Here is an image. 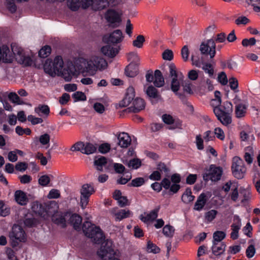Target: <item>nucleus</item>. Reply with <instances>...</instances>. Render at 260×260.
I'll return each mask as SVG.
<instances>
[{"label":"nucleus","mask_w":260,"mask_h":260,"mask_svg":"<svg viewBox=\"0 0 260 260\" xmlns=\"http://www.w3.org/2000/svg\"><path fill=\"white\" fill-rule=\"evenodd\" d=\"M207 200L205 193H201L197 199L194 206V209L197 211H201L204 207Z\"/></svg>","instance_id":"24"},{"label":"nucleus","mask_w":260,"mask_h":260,"mask_svg":"<svg viewBox=\"0 0 260 260\" xmlns=\"http://www.w3.org/2000/svg\"><path fill=\"white\" fill-rule=\"evenodd\" d=\"M233 111L232 105L230 103H224L220 107H214V113L218 119L225 125L232 122L231 114Z\"/></svg>","instance_id":"5"},{"label":"nucleus","mask_w":260,"mask_h":260,"mask_svg":"<svg viewBox=\"0 0 260 260\" xmlns=\"http://www.w3.org/2000/svg\"><path fill=\"white\" fill-rule=\"evenodd\" d=\"M201 86L206 91H211L214 89L212 81L209 78L203 79L201 82Z\"/></svg>","instance_id":"32"},{"label":"nucleus","mask_w":260,"mask_h":260,"mask_svg":"<svg viewBox=\"0 0 260 260\" xmlns=\"http://www.w3.org/2000/svg\"><path fill=\"white\" fill-rule=\"evenodd\" d=\"M135 89L132 86H129L127 89L124 98L120 102L119 106L122 107H125L132 104L135 100Z\"/></svg>","instance_id":"11"},{"label":"nucleus","mask_w":260,"mask_h":260,"mask_svg":"<svg viewBox=\"0 0 260 260\" xmlns=\"http://www.w3.org/2000/svg\"><path fill=\"white\" fill-rule=\"evenodd\" d=\"M108 5V0H96L93 5V10L97 11L103 9Z\"/></svg>","instance_id":"39"},{"label":"nucleus","mask_w":260,"mask_h":260,"mask_svg":"<svg viewBox=\"0 0 260 260\" xmlns=\"http://www.w3.org/2000/svg\"><path fill=\"white\" fill-rule=\"evenodd\" d=\"M215 43L213 39H210L206 42L203 43L200 46V50L202 54L208 53L211 58H213L215 55Z\"/></svg>","instance_id":"9"},{"label":"nucleus","mask_w":260,"mask_h":260,"mask_svg":"<svg viewBox=\"0 0 260 260\" xmlns=\"http://www.w3.org/2000/svg\"><path fill=\"white\" fill-rule=\"evenodd\" d=\"M241 226V222L240 217L237 215H235L233 218V223L231 227L232 229L240 230Z\"/></svg>","instance_id":"54"},{"label":"nucleus","mask_w":260,"mask_h":260,"mask_svg":"<svg viewBox=\"0 0 260 260\" xmlns=\"http://www.w3.org/2000/svg\"><path fill=\"white\" fill-rule=\"evenodd\" d=\"M145 108L144 101L141 99L137 98L133 101V105H131L126 110L128 112L137 113L143 110Z\"/></svg>","instance_id":"15"},{"label":"nucleus","mask_w":260,"mask_h":260,"mask_svg":"<svg viewBox=\"0 0 260 260\" xmlns=\"http://www.w3.org/2000/svg\"><path fill=\"white\" fill-rule=\"evenodd\" d=\"M144 183L145 180L143 178L138 177L132 180L129 185L134 187H139L142 186Z\"/></svg>","instance_id":"50"},{"label":"nucleus","mask_w":260,"mask_h":260,"mask_svg":"<svg viewBox=\"0 0 260 260\" xmlns=\"http://www.w3.org/2000/svg\"><path fill=\"white\" fill-rule=\"evenodd\" d=\"M9 237L13 247L16 246L19 242H24L26 240L25 234L22 228L18 225H14Z\"/></svg>","instance_id":"7"},{"label":"nucleus","mask_w":260,"mask_h":260,"mask_svg":"<svg viewBox=\"0 0 260 260\" xmlns=\"http://www.w3.org/2000/svg\"><path fill=\"white\" fill-rule=\"evenodd\" d=\"M104 40L109 44L119 43L123 40L122 33L120 30L117 29L110 34L107 38L105 37Z\"/></svg>","instance_id":"14"},{"label":"nucleus","mask_w":260,"mask_h":260,"mask_svg":"<svg viewBox=\"0 0 260 260\" xmlns=\"http://www.w3.org/2000/svg\"><path fill=\"white\" fill-rule=\"evenodd\" d=\"M82 217L77 214H73L70 216V222L76 230L81 229Z\"/></svg>","instance_id":"23"},{"label":"nucleus","mask_w":260,"mask_h":260,"mask_svg":"<svg viewBox=\"0 0 260 260\" xmlns=\"http://www.w3.org/2000/svg\"><path fill=\"white\" fill-rule=\"evenodd\" d=\"M245 153L244 158L245 161L248 164H251L253 161V150L251 146H249L245 149Z\"/></svg>","instance_id":"35"},{"label":"nucleus","mask_w":260,"mask_h":260,"mask_svg":"<svg viewBox=\"0 0 260 260\" xmlns=\"http://www.w3.org/2000/svg\"><path fill=\"white\" fill-rule=\"evenodd\" d=\"M112 214L115 217V220L117 221H120L124 218L130 217L132 213L128 210L122 209L116 212L115 209L112 211Z\"/></svg>","instance_id":"20"},{"label":"nucleus","mask_w":260,"mask_h":260,"mask_svg":"<svg viewBox=\"0 0 260 260\" xmlns=\"http://www.w3.org/2000/svg\"><path fill=\"white\" fill-rule=\"evenodd\" d=\"M161 119L164 122L167 124H174L175 122V119L170 114H165L162 115Z\"/></svg>","instance_id":"51"},{"label":"nucleus","mask_w":260,"mask_h":260,"mask_svg":"<svg viewBox=\"0 0 260 260\" xmlns=\"http://www.w3.org/2000/svg\"><path fill=\"white\" fill-rule=\"evenodd\" d=\"M144 91L151 99H157L160 96L157 89L151 85L145 84L144 87Z\"/></svg>","instance_id":"17"},{"label":"nucleus","mask_w":260,"mask_h":260,"mask_svg":"<svg viewBox=\"0 0 260 260\" xmlns=\"http://www.w3.org/2000/svg\"><path fill=\"white\" fill-rule=\"evenodd\" d=\"M73 98L74 102L85 101L86 100V96L84 93L81 91H76L73 94Z\"/></svg>","instance_id":"45"},{"label":"nucleus","mask_w":260,"mask_h":260,"mask_svg":"<svg viewBox=\"0 0 260 260\" xmlns=\"http://www.w3.org/2000/svg\"><path fill=\"white\" fill-rule=\"evenodd\" d=\"M94 192V188L92 186L88 184H84L80 189V194L90 197V196Z\"/></svg>","instance_id":"30"},{"label":"nucleus","mask_w":260,"mask_h":260,"mask_svg":"<svg viewBox=\"0 0 260 260\" xmlns=\"http://www.w3.org/2000/svg\"><path fill=\"white\" fill-rule=\"evenodd\" d=\"M182 201L185 204H188L192 202L194 197L192 195V192L190 188H187L182 195Z\"/></svg>","instance_id":"29"},{"label":"nucleus","mask_w":260,"mask_h":260,"mask_svg":"<svg viewBox=\"0 0 260 260\" xmlns=\"http://www.w3.org/2000/svg\"><path fill=\"white\" fill-rule=\"evenodd\" d=\"M204 140L201 135H198L196 137V144L198 149L203 150L204 148L203 142Z\"/></svg>","instance_id":"60"},{"label":"nucleus","mask_w":260,"mask_h":260,"mask_svg":"<svg viewBox=\"0 0 260 260\" xmlns=\"http://www.w3.org/2000/svg\"><path fill=\"white\" fill-rule=\"evenodd\" d=\"M160 248L150 241H148L147 244V251L149 253H158L160 252Z\"/></svg>","instance_id":"43"},{"label":"nucleus","mask_w":260,"mask_h":260,"mask_svg":"<svg viewBox=\"0 0 260 260\" xmlns=\"http://www.w3.org/2000/svg\"><path fill=\"white\" fill-rule=\"evenodd\" d=\"M97 170L102 171L103 167L107 164V159L104 156L96 157L94 161Z\"/></svg>","instance_id":"37"},{"label":"nucleus","mask_w":260,"mask_h":260,"mask_svg":"<svg viewBox=\"0 0 260 260\" xmlns=\"http://www.w3.org/2000/svg\"><path fill=\"white\" fill-rule=\"evenodd\" d=\"M125 75L127 77H134L138 73V66L137 64L130 63L125 69Z\"/></svg>","instance_id":"22"},{"label":"nucleus","mask_w":260,"mask_h":260,"mask_svg":"<svg viewBox=\"0 0 260 260\" xmlns=\"http://www.w3.org/2000/svg\"><path fill=\"white\" fill-rule=\"evenodd\" d=\"M214 133L217 138L223 141L225 139V135L223 131L220 127H216L214 130Z\"/></svg>","instance_id":"57"},{"label":"nucleus","mask_w":260,"mask_h":260,"mask_svg":"<svg viewBox=\"0 0 260 260\" xmlns=\"http://www.w3.org/2000/svg\"><path fill=\"white\" fill-rule=\"evenodd\" d=\"M50 179L48 175H43L39 179V183L42 186H47L50 182Z\"/></svg>","instance_id":"62"},{"label":"nucleus","mask_w":260,"mask_h":260,"mask_svg":"<svg viewBox=\"0 0 260 260\" xmlns=\"http://www.w3.org/2000/svg\"><path fill=\"white\" fill-rule=\"evenodd\" d=\"M169 171V169L164 163L160 162L157 166L156 170L153 172L149 176L150 180L153 181H158L161 178V175L163 174H167Z\"/></svg>","instance_id":"10"},{"label":"nucleus","mask_w":260,"mask_h":260,"mask_svg":"<svg viewBox=\"0 0 260 260\" xmlns=\"http://www.w3.org/2000/svg\"><path fill=\"white\" fill-rule=\"evenodd\" d=\"M128 59L131 61V63H136L138 65L140 60V58L139 57L138 54L135 52H132L129 53Z\"/></svg>","instance_id":"63"},{"label":"nucleus","mask_w":260,"mask_h":260,"mask_svg":"<svg viewBox=\"0 0 260 260\" xmlns=\"http://www.w3.org/2000/svg\"><path fill=\"white\" fill-rule=\"evenodd\" d=\"M14 58L25 66H30L32 63L31 58L25 54L21 47L15 44L11 45V49L7 46H0V63H11Z\"/></svg>","instance_id":"2"},{"label":"nucleus","mask_w":260,"mask_h":260,"mask_svg":"<svg viewBox=\"0 0 260 260\" xmlns=\"http://www.w3.org/2000/svg\"><path fill=\"white\" fill-rule=\"evenodd\" d=\"M66 216H68V214L63 215L61 212H56L52 215V220L57 224L64 226L66 225Z\"/></svg>","instance_id":"19"},{"label":"nucleus","mask_w":260,"mask_h":260,"mask_svg":"<svg viewBox=\"0 0 260 260\" xmlns=\"http://www.w3.org/2000/svg\"><path fill=\"white\" fill-rule=\"evenodd\" d=\"M27 119L33 125L41 123L43 121L42 118L36 117L32 115H28L27 117Z\"/></svg>","instance_id":"61"},{"label":"nucleus","mask_w":260,"mask_h":260,"mask_svg":"<svg viewBox=\"0 0 260 260\" xmlns=\"http://www.w3.org/2000/svg\"><path fill=\"white\" fill-rule=\"evenodd\" d=\"M118 144L121 148H127L131 143L132 139L129 135L124 132L120 133L117 137Z\"/></svg>","instance_id":"16"},{"label":"nucleus","mask_w":260,"mask_h":260,"mask_svg":"<svg viewBox=\"0 0 260 260\" xmlns=\"http://www.w3.org/2000/svg\"><path fill=\"white\" fill-rule=\"evenodd\" d=\"M202 69L206 73L208 74L210 77L212 78L213 77L214 70L212 65L210 63L204 64Z\"/></svg>","instance_id":"49"},{"label":"nucleus","mask_w":260,"mask_h":260,"mask_svg":"<svg viewBox=\"0 0 260 260\" xmlns=\"http://www.w3.org/2000/svg\"><path fill=\"white\" fill-rule=\"evenodd\" d=\"M247 106L243 103H240L236 106L235 113L237 117H242L245 115Z\"/></svg>","instance_id":"33"},{"label":"nucleus","mask_w":260,"mask_h":260,"mask_svg":"<svg viewBox=\"0 0 260 260\" xmlns=\"http://www.w3.org/2000/svg\"><path fill=\"white\" fill-rule=\"evenodd\" d=\"M6 253L7 256L8 260H18L15 254V252L10 248H7Z\"/></svg>","instance_id":"64"},{"label":"nucleus","mask_w":260,"mask_h":260,"mask_svg":"<svg viewBox=\"0 0 260 260\" xmlns=\"http://www.w3.org/2000/svg\"><path fill=\"white\" fill-rule=\"evenodd\" d=\"M183 78V77H182L181 79H179V78L172 79L171 87L173 92H177L179 90L180 82L182 81Z\"/></svg>","instance_id":"41"},{"label":"nucleus","mask_w":260,"mask_h":260,"mask_svg":"<svg viewBox=\"0 0 260 260\" xmlns=\"http://www.w3.org/2000/svg\"><path fill=\"white\" fill-rule=\"evenodd\" d=\"M14 197L16 202L19 205H25L28 202L26 193L22 190H16L15 192Z\"/></svg>","instance_id":"21"},{"label":"nucleus","mask_w":260,"mask_h":260,"mask_svg":"<svg viewBox=\"0 0 260 260\" xmlns=\"http://www.w3.org/2000/svg\"><path fill=\"white\" fill-rule=\"evenodd\" d=\"M96 150V146L95 144L86 143L84 145L83 153L90 154L93 153Z\"/></svg>","instance_id":"40"},{"label":"nucleus","mask_w":260,"mask_h":260,"mask_svg":"<svg viewBox=\"0 0 260 260\" xmlns=\"http://www.w3.org/2000/svg\"><path fill=\"white\" fill-rule=\"evenodd\" d=\"M240 138L243 141L251 142L254 140L253 134L249 131H243L240 133Z\"/></svg>","instance_id":"31"},{"label":"nucleus","mask_w":260,"mask_h":260,"mask_svg":"<svg viewBox=\"0 0 260 260\" xmlns=\"http://www.w3.org/2000/svg\"><path fill=\"white\" fill-rule=\"evenodd\" d=\"M84 145L85 144L83 142H77L72 146L71 150L73 151H81L82 153H83Z\"/></svg>","instance_id":"55"},{"label":"nucleus","mask_w":260,"mask_h":260,"mask_svg":"<svg viewBox=\"0 0 260 260\" xmlns=\"http://www.w3.org/2000/svg\"><path fill=\"white\" fill-rule=\"evenodd\" d=\"M96 2V0H82V6L84 9L90 7L93 10V5Z\"/></svg>","instance_id":"58"},{"label":"nucleus","mask_w":260,"mask_h":260,"mask_svg":"<svg viewBox=\"0 0 260 260\" xmlns=\"http://www.w3.org/2000/svg\"><path fill=\"white\" fill-rule=\"evenodd\" d=\"M51 51V47L49 46H45L40 50L39 55L42 58H45L50 55Z\"/></svg>","instance_id":"47"},{"label":"nucleus","mask_w":260,"mask_h":260,"mask_svg":"<svg viewBox=\"0 0 260 260\" xmlns=\"http://www.w3.org/2000/svg\"><path fill=\"white\" fill-rule=\"evenodd\" d=\"M144 41V37L142 35H139L137 37L136 39L133 41V45L135 47L140 48L142 47Z\"/></svg>","instance_id":"52"},{"label":"nucleus","mask_w":260,"mask_h":260,"mask_svg":"<svg viewBox=\"0 0 260 260\" xmlns=\"http://www.w3.org/2000/svg\"><path fill=\"white\" fill-rule=\"evenodd\" d=\"M174 231L173 228L169 225H165L162 229V233L166 237L173 236Z\"/></svg>","instance_id":"53"},{"label":"nucleus","mask_w":260,"mask_h":260,"mask_svg":"<svg viewBox=\"0 0 260 260\" xmlns=\"http://www.w3.org/2000/svg\"><path fill=\"white\" fill-rule=\"evenodd\" d=\"M101 51L104 55L110 57H113L118 53V51L116 48L107 45L101 48Z\"/></svg>","instance_id":"26"},{"label":"nucleus","mask_w":260,"mask_h":260,"mask_svg":"<svg viewBox=\"0 0 260 260\" xmlns=\"http://www.w3.org/2000/svg\"><path fill=\"white\" fill-rule=\"evenodd\" d=\"M256 42V41L254 38H251L249 39H243L242 41V44L244 47H248L254 45Z\"/></svg>","instance_id":"59"},{"label":"nucleus","mask_w":260,"mask_h":260,"mask_svg":"<svg viewBox=\"0 0 260 260\" xmlns=\"http://www.w3.org/2000/svg\"><path fill=\"white\" fill-rule=\"evenodd\" d=\"M225 245L223 243H212V253L216 256L222 254L225 251Z\"/></svg>","instance_id":"25"},{"label":"nucleus","mask_w":260,"mask_h":260,"mask_svg":"<svg viewBox=\"0 0 260 260\" xmlns=\"http://www.w3.org/2000/svg\"><path fill=\"white\" fill-rule=\"evenodd\" d=\"M206 142L213 141L214 139V136L211 131L205 132L202 137Z\"/></svg>","instance_id":"56"},{"label":"nucleus","mask_w":260,"mask_h":260,"mask_svg":"<svg viewBox=\"0 0 260 260\" xmlns=\"http://www.w3.org/2000/svg\"><path fill=\"white\" fill-rule=\"evenodd\" d=\"M169 73L172 79L179 78V79L183 77L181 73H178L176 68L173 63H170L169 65Z\"/></svg>","instance_id":"34"},{"label":"nucleus","mask_w":260,"mask_h":260,"mask_svg":"<svg viewBox=\"0 0 260 260\" xmlns=\"http://www.w3.org/2000/svg\"><path fill=\"white\" fill-rule=\"evenodd\" d=\"M171 180L173 183L171 187V191L175 193L180 188V186L179 184L181 181L180 175L178 174H174L171 176Z\"/></svg>","instance_id":"18"},{"label":"nucleus","mask_w":260,"mask_h":260,"mask_svg":"<svg viewBox=\"0 0 260 260\" xmlns=\"http://www.w3.org/2000/svg\"><path fill=\"white\" fill-rule=\"evenodd\" d=\"M215 99L212 100V104L215 107H220V105L221 103V93L219 91L214 92Z\"/></svg>","instance_id":"44"},{"label":"nucleus","mask_w":260,"mask_h":260,"mask_svg":"<svg viewBox=\"0 0 260 260\" xmlns=\"http://www.w3.org/2000/svg\"><path fill=\"white\" fill-rule=\"evenodd\" d=\"M125 164L128 166V168L132 169H137L141 165V161L137 158L132 159Z\"/></svg>","instance_id":"42"},{"label":"nucleus","mask_w":260,"mask_h":260,"mask_svg":"<svg viewBox=\"0 0 260 260\" xmlns=\"http://www.w3.org/2000/svg\"><path fill=\"white\" fill-rule=\"evenodd\" d=\"M44 70L46 73L52 77L56 75L61 76L66 81H70L75 75L73 67H65L62 57L56 56L52 61L47 59L44 65Z\"/></svg>","instance_id":"3"},{"label":"nucleus","mask_w":260,"mask_h":260,"mask_svg":"<svg viewBox=\"0 0 260 260\" xmlns=\"http://www.w3.org/2000/svg\"><path fill=\"white\" fill-rule=\"evenodd\" d=\"M35 112L40 116H48L50 113V109L47 105H39L35 108Z\"/></svg>","instance_id":"28"},{"label":"nucleus","mask_w":260,"mask_h":260,"mask_svg":"<svg viewBox=\"0 0 260 260\" xmlns=\"http://www.w3.org/2000/svg\"><path fill=\"white\" fill-rule=\"evenodd\" d=\"M121 13L113 9L108 10L105 14V18L111 24L119 23L121 21Z\"/></svg>","instance_id":"13"},{"label":"nucleus","mask_w":260,"mask_h":260,"mask_svg":"<svg viewBox=\"0 0 260 260\" xmlns=\"http://www.w3.org/2000/svg\"><path fill=\"white\" fill-rule=\"evenodd\" d=\"M153 83L157 87H162L165 84L164 78L161 72L159 70H156L154 72Z\"/></svg>","instance_id":"27"},{"label":"nucleus","mask_w":260,"mask_h":260,"mask_svg":"<svg viewBox=\"0 0 260 260\" xmlns=\"http://www.w3.org/2000/svg\"><path fill=\"white\" fill-rule=\"evenodd\" d=\"M159 210V207H157L149 212H144L140 216V219L143 222L150 224L157 217Z\"/></svg>","instance_id":"12"},{"label":"nucleus","mask_w":260,"mask_h":260,"mask_svg":"<svg viewBox=\"0 0 260 260\" xmlns=\"http://www.w3.org/2000/svg\"><path fill=\"white\" fill-rule=\"evenodd\" d=\"M79 61L82 67L86 68L91 75H94L97 70L105 69L107 66V63L103 58L96 56L91 57L89 60L82 58Z\"/></svg>","instance_id":"4"},{"label":"nucleus","mask_w":260,"mask_h":260,"mask_svg":"<svg viewBox=\"0 0 260 260\" xmlns=\"http://www.w3.org/2000/svg\"><path fill=\"white\" fill-rule=\"evenodd\" d=\"M231 169L234 177L239 179L243 178L247 171L243 160L238 156L233 158Z\"/></svg>","instance_id":"6"},{"label":"nucleus","mask_w":260,"mask_h":260,"mask_svg":"<svg viewBox=\"0 0 260 260\" xmlns=\"http://www.w3.org/2000/svg\"><path fill=\"white\" fill-rule=\"evenodd\" d=\"M82 228L85 235L90 238L93 242L102 243L101 247L97 252L99 257L103 260H110L114 256L115 252L112 247V241L107 240L102 242L105 237L99 227L89 221H86L84 223Z\"/></svg>","instance_id":"1"},{"label":"nucleus","mask_w":260,"mask_h":260,"mask_svg":"<svg viewBox=\"0 0 260 260\" xmlns=\"http://www.w3.org/2000/svg\"><path fill=\"white\" fill-rule=\"evenodd\" d=\"M217 211L215 210H211L205 213V220L207 222H211L216 217Z\"/></svg>","instance_id":"46"},{"label":"nucleus","mask_w":260,"mask_h":260,"mask_svg":"<svg viewBox=\"0 0 260 260\" xmlns=\"http://www.w3.org/2000/svg\"><path fill=\"white\" fill-rule=\"evenodd\" d=\"M68 6L73 11H76L80 7V0H68Z\"/></svg>","instance_id":"48"},{"label":"nucleus","mask_w":260,"mask_h":260,"mask_svg":"<svg viewBox=\"0 0 260 260\" xmlns=\"http://www.w3.org/2000/svg\"><path fill=\"white\" fill-rule=\"evenodd\" d=\"M225 233L223 231H217L213 235L212 243H222L221 241L225 237Z\"/></svg>","instance_id":"36"},{"label":"nucleus","mask_w":260,"mask_h":260,"mask_svg":"<svg viewBox=\"0 0 260 260\" xmlns=\"http://www.w3.org/2000/svg\"><path fill=\"white\" fill-rule=\"evenodd\" d=\"M8 98L11 102L16 105H23L24 104V102L15 92H10L8 94Z\"/></svg>","instance_id":"38"},{"label":"nucleus","mask_w":260,"mask_h":260,"mask_svg":"<svg viewBox=\"0 0 260 260\" xmlns=\"http://www.w3.org/2000/svg\"><path fill=\"white\" fill-rule=\"evenodd\" d=\"M207 172L204 175V178L205 179H210L212 181H216L220 179L222 170L220 167L211 165Z\"/></svg>","instance_id":"8"}]
</instances>
